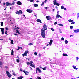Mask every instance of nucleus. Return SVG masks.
<instances>
[{"label": "nucleus", "mask_w": 79, "mask_h": 79, "mask_svg": "<svg viewBox=\"0 0 79 79\" xmlns=\"http://www.w3.org/2000/svg\"><path fill=\"white\" fill-rule=\"evenodd\" d=\"M44 28H42L41 29V34L43 38H45V30H47V25L45 24H44L43 26Z\"/></svg>", "instance_id": "f257e3e1"}, {"label": "nucleus", "mask_w": 79, "mask_h": 79, "mask_svg": "<svg viewBox=\"0 0 79 79\" xmlns=\"http://www.w3.org/2000/svg\"><path fill=\"white\" fill-rule=\"evenodd\" d=\"M6 74L7 75L8 77L10 78L11 77L12 75L11 74H10V73H9V72L6 71Z\"/></svg>", "instance_id": "f03ea898"}, {"label": "nucleus", "mask_w": 79, "mask_h": 79, "mask_svg": "<svg viewBox=\"0 0 79 79\" xmlns=\"http://www.w3.org/2000/svg\"><path fill=\"white\" fill-rule=\"evenodd\" d=\"M27 11L28 13H31L32 12V10L29 9H27Z\"/></svg>", "instance_id": "7ed1b4c3"}, {"label": "nucleus", "mask_w": 79, "mask_h": 79, "mask_svg": "<svg viewBox=\"0 0 79 79\" xmlns=\"http://www.w3.org/2000/svg\"><path fill=\"white\" fill-rule=\"evenodd\" d=\"M6 6H11L12 5V4L11 3H10L8 2H7L6 3Z\"/></svg>", "instance_id": "20e7f679"}, {"label": "nucleus", "mask_w": 79, "mask_h": 79, "mask_svg": "<svg viewBox=\"0 0 79 79\" xmlns=\"http://www.w3.org/2000/svg\"><path fill=\"white\" fill-rule=\"evenodd\" d=\"M0 29H1V31H2V34H4L5 33H4V28H0Z\"/></svg>", "instance_id": "39448f33"}, {"label": "nucleus", "mask_w": 79, "mask_h": 79, "mask_svg": "<svg viewBox=\"0 0 79 79\" xmlns=\"http://www.w3.org/2000/svg\"><path fill=\"white\" fill-rule=\"evenodd\" d=\"M62 18V17H61V16H60V15L58 14L56 15V18Z\"/></svg>", "instance_id": "423d86ee"}, {"label": "nucleus", "mask_w": 79, "mask_h": 79, "mask_svg": "<svg viewBox=\"0 0 79 79\" xmlns=\"http://www.w3.org/2000/svg\"><path fill=\"white\" fill-rule=\"evenodd\" d=\"M46 18L48 20H49V19H50V18H51V17H50V16H46Z\"/></svg>", "instance_id": "0eeeda50"}, {"label": "nucleus", "mask_w": 79, "mask_h": 79, "mask_svg": "<svg viewBox=\"0 0 79 79\" xmlns=\"http://www.w3.org/2000/svg\"><path fill=\"white\" fill-rule=\"evenodd\" d=\"M53 42V40H51L50 41V42L49 43V45H52V43Z\"/></svg>", "instance_id": "6e6552de"}, {"label": "nucleus", "mask_w": 79, "mask_h": 79, "mask_svg": "<svg viewBox=\"0 0 79 79\" xmlns=\"http://www.w3.org/2000/svg\"><path fill=\"white\" fill-rule=\"evenodd\" d=\"M37 22H38V23H42V22H41V20L39 19H38L36 20Z\"/></svg>", "instance_id": "1a4fd4ad"}, {"label": "nucleus", "mask_w": 79, "mask_h": 79, "mask_svg": "<svg viewBox=\"0 0 79 79\" xmlns=\"http://www.w3.org/2000/svg\"><path fill=\"white\" fill-rule=\"evenodd\" d=\"M12 72L13 73L12 74L14 75V76H15L16 75V74H15V73L14 72L13 70H12Z\"/></svg>", "instance_id": "9d476101"}, {"label": "nucleus", "mask_w": 79, "mask_h": 79, "mask_svg": "<svg viewBox=\"0 0 79 79\" xmlns=\"http://www.w3.org/2000/svg\"><path fill=\"white\" fill-rule=\"evenodd\" d=\"M53 2L54 5H56V4L57 3L56 2V0H54Z\"/></svg>", "instance_id": "9b49d317"}, {"label": "nucleus", "mask_w": 79, "mask_h": 79, "mask_svg": "<svg viewBox=\"0 0 79 79\" xmlns=\"http://www.w3.org/2000/svg\"><path fill=\"white\" fill-rule=\"evenodd\" d=\"M17 4L19 5H21L22 4L21 2H20V1H18L17 2Z\"/></svg>", "instance_id": "f8f14e48"}, {"label": "nucleus", "mask_w": 79, "mask_h": 79, "mask_svg": "<svg viewBox=\"0 0 79 79\" xmlns=\"http://www.w3.org/2000/svg\"><path fill=\"white\" fill-rule=\"evenodd\" d=\"M33 5L35 7H37L38 6V4H34Z\"/></svg>", "instance_id": "ddd939ff"}, {"label": "nucleus", "mask_w": 79, "mask_h": 79, "mask_svg": "<svg viewBox=\"0 0 79 79\" xmlns=\"http://www.w3.org/2000/svg\"><path fill=\"white\" fill-rule=\"evenodd\" d=\"M74 32L75 33H77L78 32V30H74Z\"/></svg>", "instance_id": "4468645a"}, {"label": "nucleus", "mask_w": 79, "mask_h": 79, "mask_svg": "<svg viewBox=\"0 0 79 79\" xmlns=\"http://www.w3.org/2000/svg\"><path fill=\"white\" fill-rule=\"evenodd\" d=\"M16 33H17L18 34H21V33L19 32V30H16Z\"/></svg>", "instance_id": "2eb2a0df"}, {"label": "nucleus", "mask_w": 79, "mask_h": 79, "mask_svg": "<svg viewBox=\"0 0 79 79\" xmlns=\"http://www.w3.org/2000/svg\"><path fill=\"white\" fill-rule=\"evenodd\" d=\"M73 68H74V69H76V70H77V68H76V67L75 66H73Z\"/></svg>", "instance_id": "dca6fc26"}, {"label": "nucleus", "mask_w": 79, "mask_h": 79, "mask_svg": "<svg viewBox=\"0 0 79 79\" xmlns=\"http://www.w3.org/2000/svg\"><path fill=\"white\" fill-rule=\"evenodd\" d=\"M30 66L33 68H35V65L34 64H30Z\"/></svg>", "instance_id": "f3484780"}, {"label": "nucleus", "mask_w": 79, "mask_h": 79, "mask_svg": "<svg viewBox=\"0 0 79 79\" xmlns=\"http://www.w3.org/2000/svg\"><path fill=\"white\" fill-rule=\"evenodd\" d=\"M25 75H28L29 74V72H27V71L25 73Z\"/></svg>", "instance_id": "a211bd4d"}, {"label": "nucleus", "mask_w": 79, "mask_h": 79, "mask_svg": "<svg viewBox=\"0 0 79 79\" xmlns=\"http://www.w3.org/2000/svg\"><path fill=\"white\" fill-rule=\"evenodd\" d=\"M15 13L16 14H17V15H19V11H17L15 12Z\"/></svg>", "instance_id": "6ab92c4d"}, {"label": "nucleus", "mask_w": 79, "mask_h": 79, "mask_svg": "<svg viewBox=\"0 0 79 79\" xmlns=\"http://www.w3.org/2000/svg\"><path fill=\"white\" fill-rule=\"evenodd\" d=\"M23 77H18V79H22Z\"/></svg>", "instance_id": "aec40b11"}, {"label": "nucleus", "mask_w": 79, "mask_h": 79, "mask_svg": "<svg viewBox=\"0 0 79 79\" xmlns=\"http://www.w3.org/2000/svg\"><path fill=\"white\" fill-rule=\"evenodd\" d=\"M63 55L65 56H68V55H67L66 54L64 53Z\"/></svg>", "instance_id": "412c9836"}, {"label": "nucleus", "mask_w": 79, "mask_h": 79, "mask_svg": "<svg viewBox=\"0 0 79 79\" xmlns=\"http://www.w3.org/2000/svg\"><path fill=\"white\" fill-rule=\"evenodd\" d=\"M11 52H12L11 53V55H13V52H13V49L12 50Z\"/></svg>", "instance_id": "4be33fe9"}, {"label": "nucleus", "mask_w": 79, "mask_h": 79, "mask_svg": "<svg viewBox=\"0 0 79 79\" xmlns=\"http://www.w3.org/2000/svg\"><path fill=\"white\" fill-rule=\"evenodd\" d=\"M68 21H69V22H70V23H71V22H73V20L69 19L68 20Z\"/></svg>", "instance_id": "5701e85b"}, {"label": "nucleus", "mask_w": 79, "mask_h": 79, "mask_svg": "<svg viewBox=\"0 0 79 79\" xmlns=\"http://www.w3.org/2000/svg\"><path fill=\"white\" fill-rule=\"evenodd\" d=\"M19 13H20L21 14H22L23 13V11H22V10H20L19 11Z\"/></svg>", "instance_id": "b1692460"}, {"label": "nucleus", "mask_w": 79, "mask_h": 79, "mask_svg": "<svg viewBox=\"0 0 79 79\" xmlns=\"http://www.w3.org/2000/svg\"><path fill=\"white\" fill-rule=\"evenodd\" d=\"M42 69L43 70H44V71H45L46 70V68L44 67V68H42Z\"/></svg>", "instance_id": "393cba45"}, {"label": "nucleus", "mask_w": 79, "mask_h": 79, "mask_svg": "<svg viewBox=\"0 0 79 79\" xmlns=\"http://www.w3.org/2000/svg\"><path fill=\"white\" fill-rule=\"evenodd\" d=\"M64 42L65 44H67L68 43V41L67 40H66Z\"/></svg>", "instance_id": "a878e982"}, {"label": "nucleus", "mask_w": 79, "mask_h": 79, "mask_svg": "<svg viewBox=\"0 0 79 79\" xmlns=\"http://www.w3.org/2000/svg\"><path fill=\"white\" fill-rule=\"evenodd\" d=\"M3 22H2L1 23V26H3Z\"/></svg>", "instance_id": "bb28decb"}, {"label": "nucleus", "mask_w": 79, "mask_h": 79, "mask_svg": "<svg viewBox=\"0 0 79 79\" xmlns=\"http://www.w3.org/2000/svg\"><path fill=\"white\" fill-rule=\"evenodd\" d=\"M58 25L59 26H63V25L61 23L58 24Z\"/></svg>", "instance_id": "cd10ccee"}, {"label": "nucleus", "mask_w": 79, "mask_h": 79, "mask_svg": "<svg viewBox=\"0 0 79 79\" xmlns=\"http://www.w3.org/2000/svg\"><path fill=\"white\" fill-rule=\"evenodd\" d=\"M27 63V65H29V64L30 65V62H27V63Z\"/></svg>", "instance_id": "c85d7f7f"}, {"label": "nucleus", "mask_w": 79, "mask_h": 79, "mask_svg": "<svg viewBox=\"0 0 79 79\" xmlns=\"http://www.w3.org/2000/svg\"><path fill=\"white\" fill-rule=\"evenodd\" d=\"M29 52L28 51H26L25 52V53L26 54H27V53H28Z\"/></svg>", "instance_id": "c756f323"}, {"label": "nucleus", "mask_w": 79, "mask_h": 79, "mask_svg": "<svg viewBox=\"0 0 79 79\" xmlns=\"http://www.w3.org/2000/svg\"><path fill=\"white\" fill-rule=\"evenodd\" d=\"M24 56H27V54L24 53L23 54V56L24 57Z\"/></svg>", "instance_id": "7c9ffc66"}, {"label": "nucleus", "mask_w": 79, "mask_h": 79, "mask_svg": "<svg viewBox=\"0 0 79 79\" xmlns=\"http://www.w3.org/2000/svg\"><path fill=\"white\" fill-rule=\"evenodd\" d=\"M17 63L19 62V60L18 59H17Z\"/></svg>", "instance_id": "2f4dec72"}, {"label": "nucleus", "mask_w": 79, "mask_h": 79, "mask_svg": "<svg viewBox=\"0 0 79 79\" xmlns=\"http://www.w3.org/2000/svg\"><path fill=\"white\" fill-rule=\"evenodd\" d=\"M44 2H43L42 4H41V6H43L44 5Z\"/></svg>", "instance_id": "473e14b6"}, {"label": "nucleus", "mask_w": 79, "mask_h": 79, "mask_svg": "<svg viewBox=\"0 0 79 79\" xmlns=\"http://www.w3.org/2000/svg\"><path fill=\"white\" fill-rule=\"evenodd\" d=\"M64 6H61V9H64Z\"/></svg>", "instance_id": "72a5a7b5"}, {"label": "nucleus", "mask_w": 79, "mask_h": 79, "mask_svg": "<svg viewBox=\"0 0 79 79\" xmlns=\"http://www.w3.org/2000/svg\"><path fill=\"white\" fill-rule=\"evenodd\" d=\"M36 79H41V78H40V77H37Z\"/></svg>", "instance_id": "f704fd0d"}, {"label": "nucleus", "mask_w": 79, "mask_h": 79, "mask_svg": "<svg viewBox=\"0 0 79 79\" xmlns=\"http://www.w3.org/2000/svg\"><path fill=\"white\" fill-rule=\"evenodd\" d=\"M28 45H33V44L32 43H31L28 44Z\"/></svg>", "instance_id": "c9c22d12"}, {"label": "nucleus", "mask_w": 79, "mask_h": 79, "mask_svg": "<svg viewBox=\"0 0 79 79\" xmlns=\"http://www.w3.org/2000/svg\"><path fill=\"white\" fill-rule=\"evenodd\" d=\"M36 70L37 71H39L40 70V69L39 68H36Z\"/></svg>", "instance_id": "e433bc0d"}, {"label": "nucleus", "mask_w": 79, "mask_h": 79, "mask_svg": "<svg viewBox=\"0 0 79 79\" xmlns=\"http://www.w3.org/2000/svg\"><path fill=\"white\" fill-rule=\"evenodd\" d=\"M11 43L12 44H13V40H11Z\"/></svg>", "instance_id": "4c0bfd02"}, {"label": "nucleus", "mask_w": 79, "mask_h": 79, "mask_svg": "<svg viewBox=\"0 0 79 79\" xmlns=\"http://www.w3.org/2000/svg\"><path fill=\"white\" fill-rule=\"evenodd\" d=\"M32 63H33V62L32 61H31L30 62V64H32Z\"/></svg>", "instance_id": "58836bf2"}, {"label": "nucleus", "mask_w": 79, "mask_h": 79, "mask_svg": "<svg viewBox=\"0 0 79 79\" xmlns=\"http://www.w3.org/2000/svg\"><path fill=\"white\" fill-rule=\"evenodd\" d=\"M56 5H57V6H60V4H59V3H57Z\"/></svg>", "instance_id": "ea45409f"}, {"label": "nucleus", "mask_w": 79, "mask_h": 79, "mask_svg": "<svg viewBox=\"0 0 79 79\" xmlns=\"http://www.w3.org/2000/svg\"><path fill=\"white\" fill-rule=\"evenodd\" d=\"M34 55H35V56H37V52H35Z\"/></svg>", "instance_id": "a19ab883"}, {"label": "nucleus", "mask_w": 79, "mask_h": 79, "mask_svg": "<svg viewBox=\"0 0 79 79\" xmlns=\"http://www.w3.org/2000/svg\"><path fill=\"white\" fill-rule=\"evenodd\" d=\"M77 58V61H78V60H79V58L77 57H76Z\"/></svg>", "instance_id": "79ce46f5"}, {"label": "nucleus", "mask_w": 79, "mask_h": 79, "mask_svg": "<svg viewBox=\"0 0 79 79\" xmlns=\"http://www.w3.org/2000/svg\"><path fill=\"white\" fill-rule=\"evenodd\" d=\"M70 27L71 29H73V27L72 26H71Z\"/></svg>", "instance_id": "37998d69"}, {"label": "nucleus", "mask_w": 79, "mask_h": 79, "mask_svg": "<svg viewBox=\"0 0 79 79\" xmlns=\"http://www.w3.org/2000/svg\"><path fill=\"white\" fill-rule=\"evenodd\" d=\"M74 23H75V22H73L71 23V24H74Z\"/></svg>", "instance_id": "c03bdc74"}, {"label": "nucleus", "mask_w": 79, "mask_h": 79, "mask_svg": "<svg viewBox=\"0 0 79 79\" xmlns=\"http://www.w3.org/2000/svg\"><path fill=\"white\" fill-rule=\"evenodd\" d=\"M54 24H55V25H56V24H57V22H56L54 23Z\"/></svg>", "instance_id": "a18cd8bd"}, {"label": "nucleus", "mask_w": 79, "mask_h": 79, "mask_svg": "<svg viewBox=\"0 0 79 79\" xmlns=\"http://www.w3.org/2000/svg\"><path fill=\"white\" fill-rule=\"evenodd\" d=\"M61 40H64V38H63V37H62L61 38Z\"/></svg>", "instance_id": "49530a36"}, {"label": "nucleus", "mask_w": 79, "mask_h": 79, "mask_svg": "<svg viewBox=\"0 0 79 79\" xmlns=\"http://www.w3.org/2000/svg\"><path fill=\"white\" fill-rule=\"evenodd\" d=\"M2 62H0V66H2Z\"/></svg>", "instance_id": "de8ad7c7"}, {"label": "nucleus", "mask_w": 79, "mask_h": 79, "mask_svg": "<svg viewBox=\"0 0 79 79\" xmlns=\"http://www.w3.org/2000/svg\"><path fill=\"white\" fill-rule=\"evenodd\" d=\"M23 73H26V72L27 71H25V70H24L23 71Z\"/></svg>", "instance_id": "09e8293b"}, {"label": "nucleus", "mask_w": 79, "mask_h": 79, "mask_svg": "<svg viewBox=\"0 0 79 79\" xmlns=\"http://www.w3.org/2000/svg\"><path fill=\"white\" fill-rule=\"evenodd\" d=\"M51 30H52V31H54V29H53V28H51Z\"/></svg>", "instance_id": "8fccbe9b"}, {"label": "nucleus", "mask_w": 79, "mask_h": 79, "mask_svg": "<svg viewBox=\"0 0 79 79\" xmlns=\"http://www.w3.org/2000/svg\"><path fill=\"white\" fill-rule=\"evenodd\" d=\"M6 31H8V28L6 27Z\"/></svg>", "instance_id": "3c124183"}, {"label": "nucleus", "mask_w": 79, "mask_h": 79, "mask_svg": "<svg viewBox=\"0 0 79 79\" xmlns=\"http://www.w3.org/2000/svg\"><path fill=\"white\" fill-rule=\"evenodd\" d=\"M19 48H20V47H18V49H17V50H19V49H20Z\"/></svg>", "instance_id": "603ef678"}, {"label": "nucleus", "mask_w": 79, "mask_h": 79, "mask_svg": "<svg viewBox=\"0 0 79 79\" xmlns=\"http://www.w3.org/2000/svg\"><path fill=\"white\" fill-rule=\"evenodd\" d=\"M15 2H13L12 3V5H15Z\"/></svg>", "instance_id": "864d4df0"}, {"label": "nucleus", "mask_w": 79, "mask_h": 79, "mask_svg": "<svg viewBox=\"0 0 79 79\" xmlns=\"http://www.w3.org/2000/svg\"><path fill=\"white\" fill-rule=\"evenodd\" d=\"M38 71L39 73H41V72H42V71L41 70H40Z\"/></svg>", "instance_id": "5fc2aeb1"}, {"label": "nucleus", "mask_w": 79, "mask_h": 79, "mask_svg": "<svg viewBox=\"0 0 79 79\" xmlns=\"http://www.w3.org/2000/svg\"><path fill=\"white\" fill-rule=\"evenodd\" d=\"M34 1V0H30V2H32Z\"/></svg>", "instance_id": "6e6d98bb"}, {"label": "nucleus", "mask_w": 79, "mask_h": 79, "mask_svg": "<svg viewBox=\"0 0 79 79\" xmlns=\"http://www.w3.org/2000/svg\"><path fill=\"white\" fill-rule=\"evenodd\" d=\"M38 55H39V56H40H40H41V55H40V54L39 53L38 54Z\"/></svg>", "instance_id": "4d7b16f0"}, {"label": "nucleus", "mask_w": 79, "mask_h": 79, "mask_svg": "<svg viewBox=\"0 0 79 79\" xmlns=\"http://www.w3.org/2000/svg\"><path fill=\"white\" fill-rule=\"evenodd\" d=\"M42 66L41 65L40 66V68H41V69H42V68L41 67Z\"/></svg>", "instance_id": "13d9d810"}, {"label": "nucleus", "mask_w": 79, "mask_h": 79, "mask_svg": "<svg viewBox=\"0 0 79 79\" xmlns=\"http://www.w3.org/2000/svg\"><path fill=\"white\" fill-rule=\"evenodd\" d=\"M64 10H66V9L65 8H64Z\"/></svg>", "instance_id": "bf43d9fd"}, {"label": "nucleus", "mask_w": 79, "mask_h": 79, "mask_svg": "<svg viewBox=\"0 0 79 79\" xmlns=\"http://www.w3.org/2000/svg\"><path fill=\"white\" fill-rule=\"evenodd\" d=\"M5 34H7V31H5Z\"/></svg>", "instance_id": "052dcab7"}, {"label": "nucleus", "mask_w": 79, "mask_h": 79, "mask_svg": "<svg viewBox=\"0 0 79 79\" xmlns=\"http://www.w3.org/2000/svg\"><path fill=\"white\" fill-rule=\"evenodd\" d=\"M5 68H6V69H7L8 68V67H7V66H6L5 67Z\"/></svg>", "instance_id": "680f3d73"}, {"label": "nucleus", "mask_w": 79, "mask_h": 79, "mask_svg": "<svg viewBox=\"0 0 79 79\" xmlns=\"http://www.w3.org/2000/svg\"><path fill=\"white\" fill-rule=\"evenodd\" d=\"M59 13L60 12H59V11H57V14H59Z\"/></svg>", "instance_id": "e2e57ef3"}, {"label": "nucleus", "mask_w": 79, "mask_h": 79, "mask_svg": "<svg viewBox=\"0 0 79 79\" xmlns=\"http://www.w3.org/2000/svg\"><path fill=\"white\" fill-rule=\"evenodd\" d=\"M79 15H78V16H77V19H79Z\"/></svg>", "instance_id": "0e129e2a"}, {"label": "nucleus", "mask_w": 79, "mask_h": 79, "mask_svg": "<svg viewBox=\"0 0 79 79\" xmlns=\"http://www.w3.org/2000/svg\"><path fill=\"white\" fill-rule=\"evenodd\" d=\"M48 8V7H45V9L46 10H47Z\"/></svg>", "instance_id": "69168bd1"}, {"label": "nucleus", "mask_w": 79, "mask_h": 79, "mask_svg": "<svg viewBox=\"0 0 79 79\" xmlns=\"http://www.w3.org/2000/svg\"><path fill=\"white\" fill-rule=\"evenodd\" d=\"M73 37V35H70V37Z\"/></svg>", "instance_id": "338daca9"}, {"label": "nucleus", "mask_w": 79, "mask_h": 79, "mask_svg": "<svg viewBox=\"0 0 79 79\" xmlns=\"http://www.w3.org/2000/svg\"><path fill=\"white\" fill-rule=\"evenodd\" d=\"M3 5H5V3L4 2V3H3Z\"/></svg>", "instance_id": "774afa93"}]
</instances>
